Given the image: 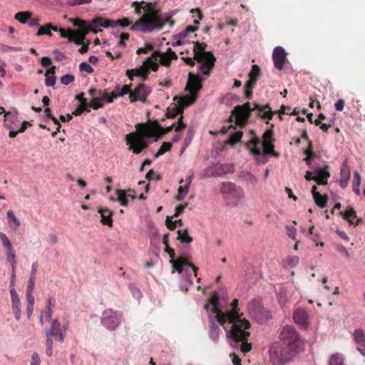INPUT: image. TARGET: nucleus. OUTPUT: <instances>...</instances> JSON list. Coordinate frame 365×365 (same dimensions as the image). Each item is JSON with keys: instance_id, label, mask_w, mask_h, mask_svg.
Returning <instances> with one entry per match:
<instances>
[{"instance_id": "dca6fc26", "label": "nucleus", "mask_w": 365, "mask_h": 365, "mask_svg": "<svg viewBox=\"0 0 365 365\" xmlns=\"http://www.w3.org/2000/svg\"><path fill=\"white\" fill-rule=\"evenodd\" d=\"M274 131L271 129L266 130L262 135V146L263 153L265 155H273L274 156H279L274 150V141L275 140L273 138Z\"/></svg>"}, {"instance_id": "ddd939ff", "label": "nucleus", "mask_w": 365, "mask_h": 365, "mask_svg": "<svg viewBox=\"0 0 365 365\" xmlns=\"http://www.w3.org/2000/svg\"><path fill=\"white\" fill-rule=\"evenodd\" d=\"M128 143H130V149L135 154H139L143 149L148 148L150 143L143 136L138 135L135 133H130L126 135Z\"/></svg>"}, {"instance_id": "a878e982", "label": "nucleus", "mask_w": 365, "mask_h": 365, "mask_svg": "<svg viewBox=\"0 0 365 365\" xmlns=\"http://www.w3.org/2000/svg\"><path fill=\"white\" fill-rule=\"evenodd\" d=\"M73 24L74 26L79 27L81 31L84 32V34H88L89 32H93L94 34H97L98 32V31L91 29V24L88 23L86 21L76 19L73 21ZM99 31H102V30L100 29Z\"/></svg>"}, {"instance_id": "8fccbe9b", "label": "nucleus", "mask_w": 365, "mask_h": 365, "mask_svg": "<svg viewBox=\"0 0 365 365\" xmlns=\"http://www.w3.org/2000/svg\"><path fill=\"white\" fill-rule=\"evenodd\" d=\"M0 239L3 246L7 251L13 250L12 244L11 243L8 237L3 232H0Z\"/></svg>"}, {"instance_id": "a19ab883", "label": "nucleus", "mask_w": 365, "mask_h": 365, "mask_svg": "<svg viewBox=\"0 0 365 365\" xmlns=\"http://www.w3.org/2000/svg\"><path fill=\"white\" fill-rule=\"evenodd\" d=\"M117 200L120 202V205L127 206L128 205V196H130V195H128L127 192L123 190H117Z\"/></svg>"}, {"instance_id": "bf43d9fd", "label": "nucleus", "mask_w": 365, "mask_h": 365, "mask_svg": "<svg viewBox=\"0 0 365 365\" xmlns=\"http://www.w3.org/2000/svg\"><path fill=\"white\" fill-rule=\"evenodd\" d=\"M255 87L254 84L246 83L245 86V96L247 99H250L252 96V89Z\"/></svg>"}, {"instance_id": "338daca9", "label": "nucleus", "mask_w": 365, "mask_h": 365, "mask_svg": "<svg viewBox=\"0 0 365 365\" xmlns=\"http://www.w3.org/2000/svg\"><path fill=\"white\" fill-rule=\"evenodd\" d=\"M82 35H81L80 36H76V34L75 36H73V40L71 41H73L77 45L83 44L86 34H84L83 31H82Z\"/></svg>"}, {"instance_id": "c85d7f7f", "label": "nucleus", "mask_w": 365, "mask_h": 365, "mask_svg": "<svg viewBox=\"0 0 365 365\" xmlns=\"http://www.w3.org/2000/svg\"><path fill=\"white\" fill-rule=\"evenodd\" d=\"M30 123L28 122V121H24L19 128H16V127L13 126L12 125L9 124V123H6V127L10 130L9 131V137L10 138H15L16 136V135L19 133H23L26 130V129L27 128V126L28 125H30Z\"/></svg>"}, {"instance_id": "0e129e2a", "label": "nucleus", "mask_w": 365, "mask_h": 365, "mask_svg": "<svg viewBox=\"0 0 365 365\" xmlns=\"http://www.w3.org/2000/svg\"><path fill=\"white\" fill-rule=\"evenodd\" d=\"M79 68L81 71H86L88 73H92L93 72V68L92 66L86 62L81 63L79 65Z\"/></svg>"}, {"instance_id": "a18cd8bd", "label": "nucleus", "mask_w": 365, "mask_h": 365, "mask_svg": "<svg viewBox=\"0 0 365 365\" xmlns=\"http://www.w3.org/2000/svg\"><path fill=\"white\" fill-rule=\"evenodd\" d=\"M178 240L182 242L190 243L192 241V238L188 235L187 230H178Z\"/></svg>"}, {"instance_id": "6e6552de", "label": "nucleus", "mask_w": 365, "mask_h": 365, "mask_svg": "<svg viewBox=\"0 0 365 365\" xmlns=\"http://www.w3.org/2000/svg\"><path fill=\"white\" fill-rule=\"evenodd\" d=\"M279 339L282 345L288 348L289 353H297L301 349L302 341L298 333L292 326L285 325L283 327Z\"/></svg>"}, {"instance_id": "ea45409f", "label": "nucleus", "mask_w": 365, "mask_h": 365, "mask_svg": "<svg viewBox=\"0 0 365 365\" xmlns=\"http://www.w3.org/2000/svg\"><path fill=\"white\" fill-rule=\"evenodd\" d=\"M213 170V175L220 176L228 172V165L217 163L214 165Z\"/></svg>"}, {"instance_id": "423d86ee", "label": "nucleus", "mask_w": 365, "mask_h": 365, "mask_svg": "<svg viewBox=\"0 0 365 365\" xmlns=\"http://www.w3.org/2000/svg\"><path fill=\"white\" fill-rule=\"evenodd\" d=\"M230 327V339L233 340L235 344L232 346H237L240 342V350L244 354L249 352L252 349V344L248 343L247 339L250 335L249 331L251 324L250 322L243 318L242 319L234 320L231 322Z\"/></svg>"}, {"instance_id": "2eb2a0df", "label": "nucleus", "mask_w": 365, "mask_h": 365, "mask_svg": "<svg viewBox=\"0 0 365 365\" xmlns=\"http://www.w3.org/2000/svg\"><path fill=\"white\" fill-rule=\"evenodd\" d=\"M178 56L176 53L172 51L170 48H168L166 52H161L159 51H155L152 55L147 58V61H152L158 62L165 66H169L170 64V61L172 59H177Z\"/></svg>"}, {"instance_id": "1a4fd4ad", "label": "nucleus", "mask_w": 365, "mask_h": 365, "mask_svg": "<svg viewBox=\"0 0 365 365\" xmlns=\"http://www.w3.org/2000/svg\"><path fill=\"white\" fill-rule=\"evenodd\" d=\"M296 353H289L288 348L278 343L273 344L269 348L270 361L273 365H283L290 360Z\"/></svg>"}, {"instance_id": "e2e57ef3", "label": "nucleus", "mask_w": 365, "mask_h": 365, "mask_svg": "<svg viewBox=\"0 0 365 365\" xmlns=\"http://www.w3.org/2000/svg\"><path fill=\"white\" fill-rule=\"evenodd\" d=\"M91 0H66V3L68 5L71 6H75L81 4H90Z\"/></svg>"}, {"instance_id": "9d476101", "label": "nucleus", "mask_w": 365, "mask_h": 365, "mask_svg": "<svg viewBox=\"0 0 365 365\" xmlns=\"http://www.w3.org/2000/svg\"><path fill=\"white\" fill-rule=\"evenodd\" d=\"M250 314L259 323L262 324L272 318L271 312L264 307L259 299H253L248 304Z\"/></svg>"}, {"instance_id": "e433bc0d", "label": "nucleus", "mask_w": 365, "mask_h": 365, "mask_svg": "<svg viewBox=\"0 0 365 365\" xmlns=\"http://www.w3.org/2000/svg\"><path fill=\"white\" fill-rule=\"evenodd\" d=\"M32 13L30 11H19L16 14L15 19L21 24H27L29 19H31Z\"/></svg>"}, {"instance_id": "de8ad7c7", "label": "nucleus", "mask_w": 365, "mask_h": 365, "mask_svg": "<svg viewBox=\"0 0 365 365\" xmlns=\"http://www.w3.org/2000/svg\"><path fill=\"white\" fill-rule=\"evenodd\" d=\"M193 135H194V131L192 129L190 128L188 130H187V137L185 138V139L184 140V143H183V145L182 147L181 148V150H180V153L182 154L185 150L187 148V147L189 145V144L190 143L191 140H192V138L193 137Z\"/></svg>"}, {"instance_id": "6e6d98bb", "label": "nucleus", "mask_w": 365, "mask_h": 365, "mask_svg": "<svg viewBox=\"0 0 365 365\" xmlns=\"http://www.w3.org/2000/svg\"><path fill=\"white\" fill-rule=\"evenodd\" d=\"M88 102L84 101V103H81L78 107L76 109V110L73 112V114L75 115H80L82 113H83L86 110L89 112L90 110L88 109Z\"/></svg>"}, {"instance_id": "b1692460", "label": "nucleus", "mask_w": 365, "mask_h": 365, "mask_svg": "<svg viewBox=\"0 0 365 365\" xmlns=\"http://www.w3.org/2000/svg\"><path fill=\"white\" fill-rule=\"evenodd\" d=\"M243 313L240 312L239 308V303L237 299H235L232 303L230 304V324L237 319H242Z\"/></svg>"}, {"instance_id": "4be33fe9", "label": "nucleus", "mask_w": 365, "mask_h": 365, "mask_svg": "<svg viewBox=\"0 0 365 365\" xmlns=\"http://www.w3.org/2000/svg\"><path fill=\"white\" fill-rule=\"evenodd\" d=\"M11 298V307L15 319L19 321L21 319V311L20 308L21 302L18 294L15 289L12 287L10 290Z\"/></svg>"}, {"instance_id": "13d9d810", "label": "nucleus", "mask_w": 365, "mask_h": 365, "mask_svg": "<svg viewBox=\"0 0 365 365\" xmlns=\"http://www.w3.org/2000/svg\"><path fill=\"white\" fill-rule=\"evenodd\" d=\"M165 224L168 228L170 230H174L177 227L178 224H180V225H182V220L180 219L173 221L168 217L165 221Z\"/></svg>"}, {"instance_id": "4c0bfd02", "label": "nucleus", "mask_w": 365, "mask_h": 365, "mask_svg": "<svg viewBox=\"0 0 365 365\" xmlns=\"http://www.w3.org/2000/svg\"><path fill=\"white\" fill-rule=\"evenodd\" d=\"M55 307V299L53 297H48L46 304V317L48 321L52 320L53 307Z\"/></svg>"}, {"instance_id": "473e14b6", "label": "nucleus", "mask_w": 365, "mask_h": 365, "mask_svg": "<svg viewBox=\"0 0 365 365\" xmlns=\"http://www.w3.org/2000/svg\"><path fill=\"white\" fill-rule=\"evenodd\" d=\"M339 215L350 225L354 223V219L356 218V212L352 207H349L344 212H340Z\"/></svg>"}, {"instance_id": "412c9836", "label": "nucleus", "mask_w": 365, "mask_h": 365, "mask_svg": "<svg viewBox=\"0 0 365 365\" xmlns=\"http://www.w3.org/2000/svg\"><path fill=\"white\" fill-rule=\"evenodd\" d=\"M250 135L251 139L246 143V146L250 149V153L254 155H260L262 154L259 148L261 144V140L256 136V133L254 130H250Z\"/></svg>"}, {"instance_id": "49530a36", "label": "nucleus", "mask_w": 365, "mask_h": 365, "mask_svg": "<svg viewBox=\"0 0 365 365\" xmlns=\"http://www.w3.org/2000/svg\"><path fill=\"white\" fill-rule=\"evenodd\" d=\"M314 226L312 225L309 228L307 235L311 237L312 240L316 242V245L324 246V242H318L319 235L318 233L314 234Z\"/></svg>"}, {"instance_id": "c03bdc74", "label": "nucleus", "mask_w": 365, "mask_h": 365, "mask_svg": "<svg viewBox=\"0 0 365 365\" xmlns=\"http://www.w3.org/2000/svg\"><path fill=\"white\" fill-rule=\"evenodd\" d=\"M196 30H197V27H195V26H188L186 27L185 29H184L183 31H182L179 34L175 35L174 38H183L184 39L185 37H187V36L189 34L193 33Z\"/></svg>"}, {"instance_id": "aec40b11", "label": "nucleus", "mask_w": 365, "mask_h": 365, "mask_svg": "<svg viewBox=\"0 0 365 365\" xmlns=\"http://www.w3.org/2000/svg\"><path fill=\"white\" fill-rule=\"evenodd\" d=\"M272 59L274 67L277 70H282L287 61V53L285 50L281 46L276 47L272 53Z\"/></svg>"}, {"instance_id": "58836bf2", "label": "nucleus", "mask_w": 365, "mask_h": 365, "mask_svg": "<svg viewBox=\"0 0 365 365\" xmlns=\"http://www.w3.org/2000/svg\"><path fill=\"white\" fill-rule=\"evenodd\" d=\"M360 184H361L360 174L359 173V172L355 171L354 173V180H353V184H352V189H353V192L357 195H360V189H359Z\"/></svg>"}, {"instance_id": "5fc2aeb1", "label": "nucleus", "mask_w": 365, "mask_h": 365, "mask_svg": "<svg viewBox=\"0 0 365 365\" xmlns=\"http://www.w3.org/2000/svg\"><path fill=\"white\" fill-rule=\"evenodd\" d=\"M132 92L133 91H131V84L130 85H125L122 87V90L120 93H115V92H113V97L114 98L123 97L126 94L130 95V93Z\"/></svg>"}, {"instance_id": "7c9ffc66", "label": "nucleus", "mask_w": 365, "mask_h": 365, "mask_svg": "<svg viewBox=\"0 0 365 365\" xmlns=\"http://www.w3.org/2000/svg\"><path fill=\"white\" fill-rule=\"evenodd\" d=\"M244 196V192L242 188L237 187L234 184L230 182V198H236V200L233 202L235 205L237 202Z\"/></svg>"}, {"instance_id": "052dcab7", "label": "nucleus", "mask_w": 365, "mask_h": 365, "mask_svg": "<svg viewBox=\"0 0 365 365\" xmlns=\"http://www.w3.org/2000/svg\"><path fill=\"white\" fill-rule=\"evenodd\" d=\"M98 97L100 98V101H101L102 103L103 101L112 103L113 101V99L115 98L113 97V92H112L111 96H110L108 93H103V91H101V94Z\"/></svg>"}, {"instance_id": "c756f323", "label": "nucleus", "mask_w": 365, "mask_h": 365, "mask_svg": "<svg viewBox=\"0 0 365 365\" xmlns=\"http://www.w3.org/2000/svg\"><path fill=\"white\" fill-rule=\"evenodd\" d=\"M55 70L56 66H51L49 68L45 74L46 79H45V84L46 86H53L56 81V77L55 76Z\"/></svg>"}, {"instance_id": "f8f14e48", "label": "nucleus", "mask_w": 365, "mask_h": 365, "mask_svg": "<svg viewBox=\"0 0 365 365\" xmlns=\"http://www.w3.org/2000/svg\"><path fill=\"white\" fill-rule=\"evenodd\" d=\"M123 314L114 311L112 309H107L102 313L101 323L109 330L115 329L121 323Z\"/></svg>"}, {"instance_id": "20e7f679", "label": "nucleus", "mask_w": 365, "mask_h": 365, "mask_svg": "<svg viewBox=\"0 0 365 365\" xmlns=\"http://www.w3.org/2000/svg\"><path fill=\"white\" fill-rule=\"evenodd\" d=\"M254 108H252L250 103L247 102L241 106H237L231 112L230 115V128L232 127V123H235L237 125L244 128L246 126L251 115V111L254 110H258V115L264 119L271 120L274 113L271 110L269 104L260 106L257 103H254Z\"/></svg>"}, {"instance_id": "f257e3e1", "label": "nucleus", "mask_w": 365, "mask_h": 365, "mask_svg": "<svg viewBox=\"0 0 365 365\" xmlns=\"http://www.w3.org/2000/svg\"><path fill=\"white\" fill-rule=\"evenodd\" d=\"M228 301L226 293L222 289L214 291L207 302L204 309L208 314L210 320V337L216 340L219 335V324L222 326L225 331L226 337L228 339V330L226 323L228 319Z\"/></svg>"}, {"instance_id": "09e8293b", "label": "nucleus", "mask_w": 365, "mask_h": 365, "mask_svg": "<svg viewBox=\"0 0 365 365\" xmlns=\"http://www.w3.org/2000/svg\"><path fill=\"white\" fill-rule=\"evenodd\" d=\"M242 135L243 133L241 130L230 135V145H235L237 143H239L241 140Z\"/></svg>"}, {"instance_id": "37998d69", "label": "nucleus", "mask_w": 365, "mask_h": 365, "mask_svg": "<svg viewBox=\"0 0 365 365\" xmlns=\"http://www.w3.org/2000/svg\"><path fill=\"white\" fill-rule=\"evenodd\" d=\"M341 175L342 179H345V185H343V180H341L340 185L341 187H345L347 185L350 178V172L348 167L345 164H344L341 168Z\"/></svg>"}, {"instance_id": "39448f33", "label": "nucleus", "mask_w": 365, "mask_h": 365, "mask_svg": "<svg viewBox=\"0 0 365 365\" xmlns=\"http://www.w3.org/2000/svg\"><path fill=\"white\" fill-rule=\"evenodd\" d=\"M165 252L168 253L171 258L170 262L172 264L173 272L177 271L182 275L183 279V281L180 283V289L185 292H187L188 288L192 284V274L194 277L197 276V267L183 257L174 260L175 254L173 249L167 247Z\"/></svg>"}, {"instance_id": "4468645a", "label": "nucleus", "mask_w": 365, "mask_h": 365, "mask_svg": "<svg viewBox=\"0 0 365 365\" xmlns=\"http://www.w3.org/2000/svg\"><path fill=\"white\" fill-rule=\"evenodd\" d=\"M45 334L46 336V354L47 356H51L53 354V339L58 340L61 343L63 342L66 336V329H46L45 331Z\"/></svg>"}, {"instance_id": "f03ea898", "label": "nucleus", "mask_w": 365, "mask_h": 365, "mask_svg": "<svg viewBox=\"0 0 365 365\" xmlns=\"http://www.w3.org/2000/svg\"><path fill=\"white\" fill-rule=\"evenodd\" d=\"M132 6H135V12L138 15H141L143 11L147 13L148 16L147 18L143 17L135 21L130 28L131 31H141L143 33L160 31L166 24L170 23V20L167 16L157 15L155 14L152 3H146L143 1L138 2L135 1L132 3Z\"/></svg>"}, {"instance_id": "603ef678", "label": "nucleus", "mask_w": 365, "mask_h": 365, "mask_svg": "<svg viewBox=\"0 0 365 365\" xmlns=\"http://www.w3.org/2000/svg\"><path fill=\"white\" fill-rule=\"evenodd\" d=\"M103 106V103L100 101L98 96L92 98L90 103H88V107L92 108L94 110H97Z\"/></svg>"}, {"instance_id": "cd10ccee", "label": "nucleus", "mask_w": 365, "mask_h": 365, "mask_svg": "<svg viewBox=\"0 0 365 365\" xmlns=\"http://www.w3.org/2000/svg\"><path fill=\"white\" fill-rule=\"evenodd\" d=\"M98 212L101 214V222L106 225L109 227H112L113 225V219L112 214L113 212L107 209V208H99Z\"/></svg>"}, {"instance_id": "2f4dec72", "label": "nucleus", "mask_w": 365, "mask_h": 365, "mask_svg": "<svg viewBox=\"0 0 365 365\" xmlns=\"http://www.w3.org/2000/svg\"><path fill=\"white\" fill-rule=\"evenodd\" d=\"M261 72L260 68L257 65H253L252 66V70L249 74L250 79L247 81L250 84L255 85L257 80L260 77Z\"/></svg>"}, {"instance_id": "a211bd4d", "label": "nucleus", "mask_w": 365, "mask_h": 365, "mask_svg": "<svg viewBox=\"0 0 365 365\" xmlns=\"http://www.w3.org/2000/svg\"><path fill=\"white\" fill-rule=\"evenodd\" d=\"M141 130L142 135L146 139L155 138L154 141H157L160 137L159 130L163 129V127L156 121L152 123L150 125H142ZM153 142V140H152Z\"/></svg>"}, {"instance_id": "69168bd1", "label": "nucleus", "mask_w": 365, "mask_h": 365, "mask_svg": "<svg viewBox=\"0 0 365 365\" xmlns=\"http://www.w3.org/2000/svg\"><path fill=\"white\" fill-rule=\"evenodd\" d=\"M120 25V21L118 20H106L104 28H115Z\"/></svg>"}, {"instance_id": "c9c22d12", "label": "nucleus", "mask_w": 365, "mask_h": 365, "mask_svg": "<svg viewBox=\"0 0 365 365\" xmlns=\"http://www.w3.org/2000/svg\"><path fill=\"white\" fill-rule=\"evenodd\" d=\"M329 365H344V357L339 353H336L330 356Z\"/></svg>"}, {"instance_id": "79ce46f5", "label": "nucleus", "mask_w": 365, "mask_h": 365, "mask_svg": "<svg viewBox=\"0 0 365 365\" xmlns=\"http://www.w3.org/2000/svg\"><path fill=\"white\" fill-rule=\"evenodd\" d=\"M172 143L170 142H164L160 147L158 151L155 154L154 158H158L160 155H163L166 152L169 151L172 148Z\"/></svg>"}, {"instance_id": "7ed1b4c3", "label": "nucleus", "mask_w": 365, "mask_h": 365, "mask_svg": "<svg viewBox=\"0 0 365 365\" xmlns=\"http://www.w3.org/2000/svg\"><path fill=\"white\" fill-rule=\"evenodd\" d=\"M192 43L193 58L182 56L181 59L185 61L187 65L191 66L195 65V61L200 63L196 75L192 72L189 73L187 81L190 79H193L202 85V81L204 78L201 77V76H208L210 74V71L215 66L216 59L210 51H205L206 44L200 43L198 41H193Z\"/></svg>"}, {"instance_id": "f3484780", "label": "nucleus", "mask_w": 365, "mask_h": 365, "mask_svg": "<svg viewBox=\"0 0 365 365\" xmlns=\"http://www.w3.org/2000/svg\"><path fill=\"white\" fill-rule=\"evenodd\" d=\"M150 93V89L145 84L140 83L130 93V101L132 103L138 101L145 103Z\"/></svg>"}, {"instance_id": "3c124183", "label": "nucleus", "mask_w": 365, "mask_h": 365, "mask_svg": "<svg viewBox=\"0 0 365 365\" xmlns=\"http://www.w3.org/2000/svg\"><path fill=\"white\" fill-rule=\"evenodd\" d=\"M312 143H309V148L305 150L306 157L304 160L306 162L307 165H309L311 163V159H312L315 156V153L312 150Z\"/></svg>"}, {"instance_id": "72a5a7b5", "label": "nucleus", "mask_w": 365, "mask_h": 365, "mask_svg": "<svg viewBox=\"0 0 365 365\" xmlns=\"http://www.w3.org/2000/svg\"><path fill=\"white\" fill-rule=\"evenodd\" d=\"M7 217L10 227L16 230L20 226V222L16 217L14 212L11 210L7 212Z\"/></svg>"}, {"instance_id": "4d7b16f0", "label": "nucleus", "mask_w": 365, "mask_h": 365, "mask_svg": "<svg viewBox=\"0 0 365 365\" xmlns=\"http://www.w3.org/2000/svg\"><path fill=\"white\" fill-rule=\"evenodd\" d=\"M6 257V259L8 262L11 264V268H14V267H16V262L15 260L16 255L13 250L7 251Z\"/></svg>"}, {"instance_id": "0eeeda50", "label": "nucleus", "mask_w": 365, "mask_h": 365, "mask_svg": "<svg viewBox=\"0 0 365 365\" xmlns=\"http://www.w3.org/2000/svg\"><path fill=\"white\" fill-rule=\"evenodd\" d=\"M202 85L199 83L197 81L190 79L187 82L185 89L188 91V94L180 98L178 104L174 105V108H168L166 112V117L168 118H174L178 114H182L185 107L192 105L197 98V93L202 88Z\"/></svg>"}, {"instance_id": "9b49d317", "label": "nucleus", "mask_w": 365, "mask_h": 365, "mask_svg": "<svg viewBox=\"0 0 365 365\" xmlns=\"http://www.w3.org/2000/svg\"><path fill=\"white\" fill-rule=\"evenodd\" d=\"M150 69H151L153 71H157L158 69V62H156L155 61H147L146 58L139 68L127 70L126 76L131 81L133 80V76L140 77L142 81H145L147 79V76L149 74Z\"/></svg>"}, {"instance_id": "6ab92c4d", "label": "nucleus", "mask_w": 365, "mask_h": 365, "mask_svg": "<svg viewBox=\"0 0 365 365\" xmlns=\"http://www.w3.org/2000/svg\"><path fill=\"white\" fill-rule=\"evenodd\" d=\"M309 314L302 308L297 309L293 313L294 322L304 329H307L309 326Z\"/></svg>"}, {"instance_id": "774afa93", "label": "nucleus", "mask_w": 365, "mask_h": 365, "mask_svg": "<svg viewBox=\"0 0 365 365\" xmlns=\"http://www.w3.org/2000/svg\"><path fill=\"white\" fill-rule=\"evenodd\" d=\"M88 23L91 24V25L95 26H103L104 28L105 21L102 18H96L93 19L91 21H88Z\"/></svg>"}, {"instance_id": "864d4df0", "label": "nucleus", "mask_w": 365, "mask_h": 365, "mask_svg": "<svg viewBox=\"0 0 365 365\" xmlns=\"http://www.w3.org/2000/svg\"><path fill=\"white\" fill-rule=\"evenodd\" d=\"M59 33L61 37L64 38H68L69 41L73 40V36L76 35V33L71 29H68V31L64 30L63 29H59Z\"/></svg>"}, {"instance_id": "393cba45", "label": "nucleus", "mask_w": 365, "mask_h": 365, "mask_svg": "<svg viewBox=\"0 0 365 365\" xmlns=\"http://www.w3.org/2000/svg\"><path fill=\"white\" fill-rule=\"evenodd\" d=\"M312 193L315 203L321 208H324L327 206V197L322 196L318 191L317 187L314 185L312 188Z\"/></svg>"}, {"instance_id": "5701e85b", "label": "nucleus", "mask_w": 365, "mask_h": 365, "mask_svg": "<svg viewBox=\"0 0 365 365\" xmlns=\"http://www.w3.org/2000/svg\"><path fill=\"white\" fill-rule=\"evenodd\" d=\"M328 170L329 167L326 165L324 168H317L314 171L317 184L322 185H327L328 178L330 177Z\"/></svg>"}, {"instance_id": "bb28decb", "label": "nucleus", "mask_w": 365, "mask_h": 365, "mask_svg": "<svg viewBox=\"0 0 365 365\" xmlns=\"http://www.w3.org/2000/svg\"><path fill=\"white\" fill-rule=\"evenodd\" d=\"M18 112L15 109L14 113H11L10 111L5 113L4 114V121L5 125L6 123H9L12 125L13 126L16 127V128H19L20 127V120L18 118L17 116Z\"/></svg>"}, {"instance_id": "680f3d73", "label": "nucleus", "mask_w": 365, "mask_h": 365, "mask_svg": "<svg viewBox=\"0 0 365 365\" xmlns=\"http://www.w3.org/2000/svg\"><path fill=\"white\" fill-rule=\"evenodd\" d=\"M75 80V77L73 75L71 74H66L63 76L61 78V83L63 85H68L71 83L73 82Z\"/></svg>"}, {"instance_id": "f704fd0d", "label": "nucleus", "mask_w": 365, "mask_h": 365, "mask_svg": "<svg viewBox=\"0 0 365 365\" xmlns=\"http://www.w3.org/2000/svg\"><path fill=\"white\" fill-rule=\"evenodd\" d=\"M355 342L360 346H365V334L361 329H357L354 332Z\"/></svg>"}]
</instances>
